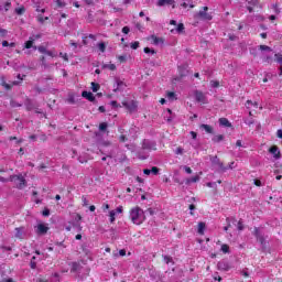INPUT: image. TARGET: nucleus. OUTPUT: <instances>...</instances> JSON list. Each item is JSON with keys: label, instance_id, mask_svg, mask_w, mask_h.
I'll return each mask as SVG.
<instances>
[{"label": "nucleus", "instance_id": "obj_16", "mask_svg": "<svg viewBox=\"0 0 282 282\" xmlns=\"http://www.w3.org/2000/svg\"><path fill=\"white\" fill-rule=\"evenodd\" d=\"M246 107L247 109H252V107H254V109H259V102L257 101L252 102V100H247Z\"/></svg>", "mask_w": 282, "mask_h": 282}, {"label": "nucleus", "instance_id": "obj_49", "mask_svg": "<svg viewBox=\"0 0 282 282\" xmlns=\"http://www.w3.org/2000/svg\"><path fill=\"white\" fill-rule=\"evenodd\" d=\"M275 58L282 65V55L281 54H275Z\"/></svg>", "mask_w": 282, "mask_h": 282}, {"label": "nucleus", "instance_id": "obj_48", "mask_svg": "<svg viewBox=\"0 0 282 282\" xmlns=\"http://www.w3.org/2000/svg\"><path fill=\"white\" fill-rule=\"evenodd\" d=\"M210 86H212V87H219V82H217V80H212V82H210Z\"/></svg>", "mask_w": 282, "mask_h": 282}, {"label": "nucleus", "instance_id": "obj_20", "mask_svg": "<svg viewBox=\"0 0 282 282\" xmlns=\"http://www.w3.org/2000/svg\"><path fill=\"white\" fill-rule=\"evenodd\" d=\"M204 230H206V224L205 223H198V227H197L198 235H204Z\"/></svg>", "mask_w": 282, "mask_h": 282}, {"label": "nucleus", "instance_id": "obj_53", "mask_svg": "<svg viewBox=\"0 0 282 282\" xmlns=\"http://www.w3.org/2000/svg\"><path fill=\"white\" fill-rule=\"evenodd\" d=\"M212 162H216L217 164H219L220 166H223L224 164L219 163V159L217 156H214L212 159Z\"/></svg>", "mask_w": 282, "mask_h": 282}, {"label": "nucleus", "instance_id": "obj_10", "mask_svg": "<svg viewBox=\"0 0 282 282\" xmlns=\"http://www.w3.org/2000/svg\"><path fill=\"white\" fill-rule=\"evenodd\" d=\"M82 96H83V98H86V100H89L90 102H94V100H96V97L94 96V94L89 93L87 90H84L82 93Z\"/></svg>", "mask_w": 282, "mask_h": 282}, {"label": "nucleus", "instance_id": "obj_3", "mask_svg": "<svg viewBox=\"0 0 282 282\" xmlns=\"http://www.w3.org/2000/svg\"><path fill=\"white\" fill-rule=\"evenodd\" d=\"M196 102H200L202 105L208 104V98H206V94L200 90L194 91Z\"/></svg>", "mask_w": 282, "mask_h": 282}, {"label": "nucleus", "instance_id": "obj_23", "mask_svg": "<svg viewBox=\"0 0 282 282\" xmlns=\"http://www.w3.org/2000/svg\"><path fill=\"white\" fill-rule=\"evenodd\" d=\"M88 161H89V159L87 158L86 154H82V155H79V158H78V162H80V164H85V163H87Z\"/></svg>", "mask_w": 282, "mask_h": 282}, {"label": "nucleus", "instance_id": "obj_47", "mask_svg": "<svg viewBox=\"0 0 282 282\" xmlns=\"http://www.w3.org/2000/svg\"><path fill=\"white\" fill-rule=\"evenodd\" d=\"M102 210H104V213H107V210H109V204L104 203L102 204Z\"/></svg>", "mask_w": 282, "mask_h": 282}, {"label": "nucleus", "instance_id": "obj_63", "mask_svg": "<svg viewBox=\"0 0 282 282\" xmlns=\"http://www.w3.org/2000/svg\"><path fill=\"white\" fill-rule=\"evenodd\" d=\"M254 185L256 186H261V181L260 180H254Z\"/></svg>", "mask_w": 282, "mask_h": 282}, {"label": "nucleus", "instance_id": "obj_36", "mask_svg": "<svg viewBox=\"0 0 282 282\" xmlns=\"http://www.w3.org/2000/svg\"><path fill=\"white\" fill-rule=\"evenodd\" d=\"M99 131H107V123L102 122L99 124Z\"/></svg>", "mask_w": 282, "mask_h": 282}, {"label": "nucleus", "instance_id": "obj_57", "mask_svg": "<svg viewBox=\"0 0 282 282\" xmlns=\"http://www.w3.org/2000/svg\"><path fill=\"white\" fill-rule=\"evenodd\" d=\"M36 12H41L42 14H45V9H41V7H36Z\"/></svg>", "mask_w": 282, "mask_h": 282}, {"label": "nucleus", "instance_id": "obj_46", "mask_svg": "<svg viewBox=\"0 0 282 282\" xmlns=\"http://www.w3.org/2000/svg\"><path fill=\"white\" fill-rule=\"evenodd\" d=\"M122 32L123 34H129V32H131V29H129V26H123Z\"/></svg>", "mask_w": 282, "mask_h": 282}, {"label": "nucleus", "instance_id": "obj_9", "mask_svg": "<svg viewBox=\"0 0 282 282\" xmlns=\"http://www.w3.org/2000/svg\"><path fill=\"white\" fill-rule=\"evenodd\" d=\"M269 152L272 153L275 160H279L281 158V152L279 151V148L276 145L271 147L269 149Z\"/></svg>", "mask_w": 282, "mask_h": 282}, {"label": "nucleus", "instance_id": "obj_44", "mask_svg": "<svg viewBox=\"0 0 282 282\" xmlns=\"http://www.w3.org/2000/svg\"><path fill=\"white\" fill-rule=\"evenodd\" d=\"M181 6L182 8H194V6L189 4V2H183Z\"/></svg>", "mask_w": 282, "mask_h": 282}, {"label": "nucleus", "instance_id": "obj_54", "mask_svg": "<svg viewBox=\"0 0 282 282\" xmlns=\"http://www.w3.org/2000/svg\"><path fill=\"white\" fill-rule=\"evenodd\" d=\"M42 215H43L44 217H50V209H44L43 213H42Z\"/></svg>", "mask_w": 282, "mask_h": 282}, {"label": "nucleus", "instance_id": "obj_19", "mask_svg": "<svg viewBox=\"0 0 282 282\" xmlns=\"http://www.w3.org/2000/svg\"><path fill=\"white\" fill-rule=\"evenodd\" d=\"M200 129H203L206 133H213L214 129L213 126H208V124H200Z\"/></svg>", "mask_w": 282, "mask_h": 282}, {"label": "nucleus", "instance_id": "obj_25", "mask_svg": "<svg viewBox=\"0 0 282 282\" xmlns=\"http://www.w3.org/2000/svg\"><path fill=\"white\" fill-rule=\"evenodd\" d=\"M50 18L48 17H43V14H39L36 17V20L39 21V23H45V21H47Z\"/></svg>", "mask_w": 282, "mask_h": 282}, {"label": "nucleus", "instance_id": "obj_37", "mask_svg": "<svg viewBox=\"0 0 282 282\" xmlns=\"http://www.w3.org/2000/svg\"><path fill=\"white\" fill-rule=\"evenodd\" d=\"M164 261L169 265V263H173V258H171L169 256H164Z\"/></svg>", "mask_w": 282, "mask_h": 282}, {"label": "nucleus", "instance_id": "obj_62", "mask_svg": "<svg viewBox=\"0 0 282 282\" xmlns=\"http://www.w3.org/2000/svg\"><path fill=\"white\" fill-rule=\"evenodd\" d=\"M276 135L282 140V130H278Z\"/></svg>", "mask_w": 282, "mask_h": 282}, {"label": "nucleus", "instance_id": "obj_6", "mask_svg": "<svg viewBox=\"0 0 282 282\" xmlns=\"http://www.w3.org/2000/svg\"><path fill=\"white\" fill-rule=\"evenodd\" d=\"M124 213V207L119 206L116 208V210H110L109 212V217H110V224H113L116 221V215H122Z\"/></svg>", "mask_w": 282, "mask_h": 282}, {"label": "nucleus", "instance_id": "obj_17", "mask_svg": "<svg viewBox=\"0 0 282 282\" xmlns=\"http://www.w3.org/2000/svg\"><path fill=\"white\" fill-rule=\"evenodd\" d=\"M219 126L220 127H232V124H230V121H228L227 118H220L219 119Z\"/></svg>", "mask_w": 282, "mask_h": 282}, {"label": "nucleus", "instance_id": "obj_4", "mask_svg": "<svg viewBox=\"0 0 282 282\" xmlns=\"http://www.w3.org/2000/svg\"><path fill=\"white\" fill-rule=\"evenodd\" d=\"M197 17L203 21H213V15L208 13V7H204L203 10L198 12Z\"/></svg>", "mask_w": 282, "mask_h": 282}, {"label": "nucleus", "instance_id": "obj_27", "mask_svg": "<svg viewBox=\"0 0 282 282\" xmlns=\"http://www.w3.org/2000/svg\"><path fill=\"white\" fill-rule=\"evenodd\" d=\"M199 182V175L193 176L192 178L187 180V184H195Z\"/></svg>", "mask_w": 282, "mask_h": 282}, {"label": "nucleus", "instance_id": "obj_12", "mask_svg": "<svg viewBox=\"0 0 282 282\" xmlns=\"http://www.w3.org/2000/svg\"><path fill=\"white\" fill-rule=\"evenodd\" d=\"M218 270H224L225 272H228L230 270V265L226 261H220L217 264Z\"/></svg>", "mask_w": 282, "mask_h": 282}, {"label": "nucleus", "instance_id": "obj_7", "mask_svg": "<svg viewBox=\"0 0 282 282\" xmlns=\"http://www.w3.org/2000/svg\"><path fill=\"white\" fill-rule=\"evenodd\" d=\"M47 230H50V227L45 223H40L35 227L36 235H47Z\"/></svg>", "mask_w": 282, "mask_h": 282}, {"label": "nucleus", "instance_id": "obj_22", "mask_svg": "<svg viewBox=\"0 0 282 282\" xmlns=\"http://www.w3.org/2000/svg\"><path fill=\"white\" fill-rule=\"evenodd\" d=\"M10 8H12V2L8 1L4 3L3 7L0 8V10L3 12H8L10 10Z\"/></svg>", "mask_w": 282, "mask_h": 282}, {"label": "nucleus", "instance_id": "obj_15", "mask_svg": "<svg viewBox=\"0 0 282 282\" xmlns=\"http://www.w3.org/2000/svg\"><path fill=\"white\" fill-rule=\"evenodd\" d=\"M175 3V0H159L158 6L162 8V6H173Z\"/></svg>", "mask_w": 282, "mask_h": 282}, {"label": "nucleus", "instance_id": "obj_31", "mask_svg": "<svg viewBox=\"0 0 282 282\" xmlns=\"http://www.w3.org/2000/svg\"><path fill=\"white\" fill-rule=\"evenodd\" d=\"M105 68L110 69V72H116V64H106Z\"/></svg>", "mask_w": 282, "mask_h": 282}, {"label": "nucleus", "instance_id": "obj_61", "mask_svg": "<svg viewBox=\"0 0 282 282\" xmlns=\"http://www.w3.org/2000/svg\"><path fill=\"white\" fill-rule=\"evenodd\" d=\"M148 213H149V215H155V210H153V208H149Z\"/></svg>", "mask_w": 282, "mask_h": 282}, {"label": "nucleus", "instance_id": "obj_8", "mask_svg": "<svg viewBox=\"0 0 282 282\" xmlns=\"http://www.w3.org/2000/svg\"><path fill=\"white\" fill-rule=\"evenodd\" d=\"M123 107H127L130 111H135L138 109V102L135 101H123Z\"/></svg>", "mask_w": 282, "mask_h": 282}, {"label": "nucleus", "instance_id": "obj_32", "mask_svg": "<svg viewBox=\"0 0 282 282\" xmlns=\"http://www.w3.org/2000/svg\"><path fill=\"white\" fill-rule=\"evenodd\" d=\"M259 47L262 52H272V50L268 45H260Z\"/></svg>", "mask_w": 282, "mask_h": 282}, {"label": "nucleus", "instance_id": "obj_33", "mask_svg": "<svg viewBox=\"0 0 282 282\" xmlns=\"http://www.w3.org/2000/svg\"><path fill=\"white\" fill-rule=\"evenodd\" d=\"M31 268H32V270H36V257H33L31 259Z\"/></svg>", "mask_w": 282, "mask_h": 282}, {"label": "nucleus", "instance_id": "obj_5", "mask_svg": "<svg viewBox=\"0 0 282 282\" xmlns=\"http://www.w3.org/2000/svg\"><path fill=\"white\" fill-rule=\"evenodd\" d=\"M11 182H15L18 188H25V178L21 175L10 176Z\"/></svg>", "mask_w": 282, "mask_h": 282}, {"label": "nucleus", "instance_id": "obj_30", "mask_svg": "<svg viewBox=\"0 0 282 282\" xmlns=\"http://www.w3.org/2000/svg\"><path fill=\"white\" fill-rule=\"evenodd\" d=\"M98 89H100V84H96V83H91V90L94 93L98 91Z\"/></svg>", "mask_w": 282, "mask_h": 282}, {"label": "nucleus", "instance_id": "obj_60", "mask_svg": "<svg viewBox=\"0 0 282 282\" xmlns=\"http://www.w3.org/2000/svg\"><path fill=\"white\" fill-rule=\"evenodd\" d=\"M47 56H52L54 58V56H56V54H54L52 51H46Z\"/></svg>", "mask_w": 282, "mask_h": 282}, {"label": "nucleus", "instance_id": "obj_34", "mask_svg": "<svg viewBox=\"0 0 282 282\" xmlns=\"http://www.w3.org/2000/svg\"><path fill=\"white\" fill-rule=\"evenodd\" d=\"M143 52H144L145 54H155V50L150 48V47H145V48L143 50Z\"/></svg>", "mask_w": 282, "mask_h": 282}, {"label": "nucleus", "instance_id": "obj_56", "mask_svg": "<svg viewBox=\"0 0 282 282\" xmlns=\"http://www.w3.org/2000/svg\"><path fill=\"white\" fill-rule=\"evenodd\" d=\"M83 203H84V206H89V200H87V197L83 196Z\"/></svg>", "mask_w": 282, "mask_h": 282}, {"label": "nucleus", "instance_id": "obj_52", "mask_svg": "<svg viewBox=\"0 0 282 282\" xmlns=\"http://www.w3.org/2000/svg\"><path fill=\"white\" fill-rule=\"evenodd\" d=\"M228 169H237V164L235 163V161L229 163Z\"/></svg>", "mask_w": 282, "mask_h": 282}, {"label": "nucleus", "instance_id": "obj_28", "mask_svg": "<svg viewBox=\"0 0 282 282\" xmlns=\"http://www.w3.org/2000/svg\"><path fill=\"white\" fill-rule=\"evenodd\" d=\"M56 8H65L67 6V3H65V1L63 0H56Z\"/></svg>", "mask_w": 282, "mask_h": 282}, {"label": "nucleus", "instance_id": "obj_21", "mask_svg": "<svg viewBox=\"0 0 282 282\" xmlns=\"http://www.w3.org/2000/svg\"><path fill=\"white\" fill-rule=\"evenodd\" d=\"M14 12L18 17H21L22 14H25V7L22 6L20 8H15Z\"/></svg>", "mask_w": 282, "mask_h": 282}, {"label": "nucleus", "instance_id": "obj_14", "mask_svg": "<svg viewBox=\"0 0 282 282\" xmlns=\"http://www.w3.org/2000/svg\"><path fill=\"white\" fill-rule=\"evenodd\" d=\"M18 78L20 82H12V85L6 84V82L2 83L3 87H6V89H12L13 85H20L21 80H23V77H21V75H18Z\"/></svg>", "mask_w": 282, "mask_h": 282}, {"label": "nucleus", "instance_id": "obj_24", "mask_svg": "<svg viewBox=\"0 0 282 282\" xmlns=\"http://www.w3.org/2000/svg\"><path fill=\"white\" fill-rule=\"evenodd\" d=\"M32 45H34V40L32 37H30V40L25 42L24 47L26 50H30V48H32Z\"/></svg>", "mask_w": 282, "mask_h": 282}, {"label": "nucleus", "instance_id": "obj_13", "mask_svg": "<svg viewBox=\"0 0 282 282\" xmlns=\"http://www.w3.org/2000/svg\"><path fill=\"white\" fill-rule=\"evenodd\" d=\"M23 235H25V228L23 227L15 228L17 239H23Z\"/></svg>", "mask_w": 282, "mask_h": 282}, {"label": "nucleus", "instance_id": "obj_29", "mask_svg": "<svg viewBox=\"0 0 282 282\" xmlns=\"http://www.w3.org/2000/svg\"><path fill=\"white\" fill-rule=\"evenodd\" d=\"M221 140H224V135L223 134H217L213 138V142H221Z\"/></svg>", "mask_w": 282, "mask_h": 282}, {"label": "nucleus", "instance_id": "obj_45", "mask_svg": "<svg viewBox=\"0 0 282 282\" xmlns=\"http://www.w3.org/2000/svg\"><path fill=\"white\" fill-rule=\"evenodd\" d=\"M167 98L170 100H173V98H175V93H173V91L167 93Z\"/></svg>", "mask_w": 282, "mask_h": 282}, {"label": "nucleus", "instance_id": "obj_51", "mask_svg": "<svg viewBox=\"0 0 282 282\" xmlns=\"http://www.w3.org/2000/svg\"><path fill=\"white\" fill-rule=\"evenodd\" d=\"M118 59L120 61V63H124L127 61V56L120 55Z\"/></svg>", "mask_w": 282, "mask_h": 282}, {"label": "nucleus", "instance_id": "obj_55", "mask_svg": "<svg viewBox=\"0 0 282 282\" xmlns=\"http://www.w3.org/2000/svg\"><path fill=\"white\" fill-rule=\"evenodd\" d=\"M126 254H127V250H124V249L119 250L120 257H126Z\"/></svg>", "mask_w": 282, "mask_h": 282}, {"label": "nucleus", "instance_id": "obj_2", "mask_svg": "<svg viewBox=\"0 0 282 282\" xmlns=\"http://www.w3.org/2000/svg\"><path fill=\"white\" fill-rule=\"evenodd\" d=\"M144 151H155V142L150 140H144L142 144V150L139 152V160H147L149 153Z\"/></svg>", "mask_w": 282, "mask_h": 282}, {"label": "nucleus", "instance_id": "obj_39", "mask_svg": "<svg viewBox=\"0 0 282 282\" xmlns=\"http://www.w3.org/2000/svg\"><path fill=\"white\" fill-rule=\"evenodd\" d=\"M150 171L152 175H158V173H160V169H158L156 166H153Z\"/></svg>", "mask_w": 282, "mask_h": 282}, {"label": "nucleus", "instance_id": "obj_58", "mask_svg": "<svg viewBox=\"0 0 282 282\" xmlns=\"http://www.w3.org/2000/svg\"><path fill=\"white\" fill-rule=\"evenodd\" d=\"M238 230H243V223L241 220L238 221Z\"/></svg>", "mask_w": 282, "mask_h": 282}, {"label": "nucleus", "instance_id": "obj_42", "mask_svg": "<svg viewBox=\"0 0 282 282\" xmlns=\"http://www.w3.org/2000/svg\"><path fill=\"white\" fill-rule=\"evenodd\" d=\"M98 50H100L101 52H105V50H107V46L105 45V43H99Z\"/></svg>", "mask_w": 282, "mask_h": 282}, {"label": "nucleus", "instance_id": "obj_64", "mask_svg": "<svg viewBox=\"0 0 282 282\" xmlns=\"http://www.w3.org/2000/svg\"><path fill=\"white\" fill-rule=\"evenodd\" d=\"M143 173H144V175H149L151 173V170L145 169V170H143Z\"/></svg>", "mask_w": 282, "mask_h": 282}, {"label": "nucleus", "instance_id": "obj_18", "mask_svg": "<svg viewBox=\"0 0 282 282\" xmlns=\"http://www.w3.org/2000/svg\"><path fill=\"white\" fill-rule=\"evenodd\" d=\"M116 84H117V87L113 89V91H120V89H122V87H124V82L116 78Z\"/></svg>", "mask_w": 282, "mask_h": 282}, {"label": "nucleus", "instance_id": "obj_26", "mask_svg": "<svg viewBox=\"0 0 282 282\" xmlns=\"http://www.w3.org/2000/svg\"><path fill=\"white\" fill-rule=\"evenodd\" d=\"M220 250L224 254H228V252H230V247L228 245H221Z\"/></svg>", "mask_w": 282, "mask_h": 282}, {"label": "nucleus", "instance_id": "obj_50", "mask_svg": "<svg viewBox=\"0 0 282 282\" xmlns=\"http://www.w3.org/2000/svg\"><path fill=\"white\" fill-rule=\"evenodd\" d=\"M8 34V30L6 29H0V35L6 36Z\"/></svg>", "mask_w": 282, "mask_h": 282}, {"label": "nucleus", "instance_id": "obj_59", "mask_svg": "<svg viewBox=\"0 0 282 282\" xmlns=\"http://www.w3.org/2000/svg\"><path fill=\"white\" fill-rule=\"evenodd\" d=\"M110 105H111V107H113L115 109L118 108V107H120V106L118 105V101H111Z\"/></svg>", "mask_w": 282, "mask_h": 282}, {"label": "nucleus", "instance_id": "obj_41", "mask_svg": "<svg viewBox=\"0 0 282 282\" xmlns=\"http://www.w3.org/2000/svg\"><path fill=\"white\" fill-rule=\"evenodd\" d=\"M183 169L185 173H187V175H191V173H193V170L189 166L184 165Z\"/></svg>", "mask_w": 282, "mask_h": 282}, {"label": "nucleus", "instance_id": "obj_40", "mask_svg": "<svg viewBox=\"0 0 282 282\" xmlns=\"http://www.w3.org/2000/svg\"><path fill=\"white\" fill-rule=\"evenodd\" d=\"M37 51H39L41 54H46V53H47V48H45L44 46H39V47H37Z\"/></svg>", "mask_w": 282, "mask_h": 282}, {"label": "nucleus", "instance_id": "obj_11", "mask_svg": "<svg viewBox=\"0 0 282 282\" xmlns=\"http://www.w3.org/2000/svg\"><path fill=\"white\" fill-rule=\"evenodd\" d=\"M150 39H151L153 45H164V39H162V37L151 35Z\"/></svg>", "mask_w": 282, "mask_h": 282}, {"label": "nucleus", "instance_id": "obj_1", "mask_svg": "<svg viewBox=\"0 0 282 282\" xmlns=\"http://www.w3.org/2000/svg\"><path fill=\"white\" fill-rule=\"evenodd\" d=\"M129 218L135 226H141V224H144V221L147 220L144 209L140 208L139 206L132 207L130 209Z\"/></svg>", "mask_w": 282, "mask_h": 282}, {"label": "nucleus", "instance_id": "obj_38", "mask_svg": "<svg viewBox=\"0 0 282 282\" xmlns=\"http://www.w3.org/2000/svg\"><path fill=\"white\" fill-rule=\"evenodd\" d=\"M130 47H131L132 50H138V47H140V42H133V43H131Z\"/></svg>", "mask_w": 282, "mask_h": 282}, {"label": "nucleus", "instance_id": "obj_43", "mask_svg": "<svg viewBox=\"0 0 282 282\" xmlns=\"http://www.w3.org/2000/svg\"><path fill=\"white\" fill-rule=\"evenodd\" d=\"M184 153V149L183 148H177L176 150H175V154L176 155H182Z\"/></svg>", "mask_w": 282, "mask_h": 282}, {"label": "nucleus", "instance_id": "obj_35", "mask_svg": "<svg viewBox=\"0 0 282 282\" xmlns=\"http://www.w3.org/2000/svg\"><path fill=\"white\" fill-rule=\"evenodd\" d=\"M176 32L181 34V32H184V24L180 23L176 28Z\"/></svg>", "mask_w": 282, "mask_h": 282}]
</instances>
